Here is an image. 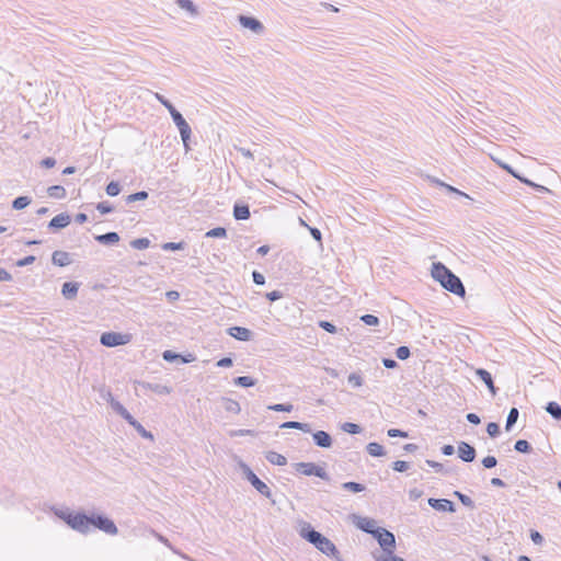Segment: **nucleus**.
<instances>
[{"instance_id": "nucleus-52", "label": "nucleus", "mask_w": 561, "mask_h": 561, "mask_svg": "<svg viewBox=\"0 0 561 561\" xmlns=\"http://www.w3.org/2000/svg\"><path fill=\"white\" fill-rule=\"evenodd\" d=\"M497 165L515 179H517V176L519 175V172L516 171L511 164L506 162L497 161Z\"/></svg>"}, {"instance_id": "nucleus-57", "label": "nucleus", "mask_w": 561, "mask_h": 561, "mask_svg": "<svg viewBox=\"0 0 561 561\" xmlns=\"http://www.w3.org/2000/svg\"><path fill=\"white\" fill-rule=\"evenodd\" d=\"M36 257L34 255H27L23 259H20L16 261L15 265L19 266V267H24V266H27L30 264H33L35 262Z\"/></svg>"}, {"instance_id": "nucleus-23", "label": "nucleus", "mask_w": 561, "mask_h": 561, "mask_svg": "<svg viewBox=\"0 0 561 561\" xmlns=\"http://www.w3.org/2000/svg\"><path fill=\"white\" fill-rule=\"evenodd\" d=\"M547 413L551 415V417L556 421L561 420V405L556 401H550L545 407Z\"/></svg>"}, {"instance_id": "nucleus-16", "label": "nucleus", "mask_w": 561, "mask_h": 561, "mask_svg": "<svg viewBox=\"0 0 561 561\" xmlns=\"http://www.w3.org/2000/svg\"><path fill=\"white\" fill-rule=\"evenodd\" d=\"M474 374L488 387L489 391L495 396L497 388L494 385L492 374L484 368H477Z\"/></svg>"}, {"instance_id": "nucleus-40", "label": "nucleus", "mask_w": 561, "mask_h": 561, "mask_svg": "<svg viewBox=\"0 0 561 561\" xmlns=\"http://www.w3.org/2000/svg\"><path fill=\"white\" fill-rule=\"evenodd\" d=\"M186 247V243L184 241L180 242H165L161 245V249L163 251H179L184 250Z\"/></svg>"}, {"instance_id": "nucleus-8", "label": "nucleus", "mask_w": 561, "mask_h": 561, "mask_svg": "<svg viewBox=\"0 0 561 561\" xmlns=\"http://www.w3.org/2000/svg\"><path fill=\"white\" fill-rule=\"evenodd\" d=\"M354 524L359 530L371 536L380 528V526L377 525V522L370 517L355 516Z\"/></svg>"}, {"instance_id": "nucleus-56", "label": "nucleus", "mask_w": 561, "mask_h": 561, "mask_svg": "<svg viewBox=\"0 0 561 561\" xmlns=\"http://www.w3.org/2000/svg\"><path fill=\"white\" fill-rule=\"evenodd\" d=\"M319 327L329 333H335L337 331L336 327L327 320L319 321Z\"/></svg>"}, {"instance_id": "nucleus-63", "label": "nucleus", "mask_w": 561, "mask_h": 561, "mask_svg": "<svg viewBox=\"0 0 561 561\" xmlns=\"http://www.w3.org/2000/svg\"><path fill=\"white\" fill-rule=\"evenodd\" d=\"M382 365L388 369H394L399 366L397 360H394L393 358H390V357H383Z\"/></svg>"}, {"instance_id": "nucleus-59", "label": "nucleus", "mask_w": 561, "mask_h": 561, "mask_svg": "<svg viewBox=\"0 0 561 561\" xmlns=\"http://www.w3.org/2000/svg\"><path fill=\"white\" fill-rule=\"evenodd\" d=\"M252 279L255 285L262 286L265 284V276L257 271L252 272Z\"/></svg>"}, {"instance_id": "nucleus-4", "label": "nucleus", "mask_w": 561, "mask_h": 561, "mask_svg": "<svg viewBox=\"0 0 561 561\" xmlns=\"http://www.w3.org/2000/svg\"><path fill=\"white\" fill-rule=\"evenodd\" d=\"M373 538L377 540V542L379 543L380 548L383 551V554H380V556L374 554L375 561H383V560L391 559L393 557H398L394 553L396 537L390 530H388L383 527H380L378 529V531H376L373 535Z\"/></svg>"}, {"instance_id": "nucleus-62", "label": "nucleus", "mask_w": 561, "mask_h": 561, "mask_svg": "<svg viewBox=\"0 0 561 561\" xmlns=\"http://www.w3.org/2000/svg\"><path fill=\"white\" fill-rule=\"evenodd\" d=\"M284 294L280 290H273L265 295L266 299L270 301H276L280 298H283Z\"/></svg>"}, {"instance_id": "nucleus-45", "label": "nucleus", "mask_w": 561, "mask_h": 561, "mask_svg": "<svg viewBox=\"0 0 561 561\" xmlns=\"http://www.w3.org/2000/svg\"><path fill=\"white\" fill-rule=\"evenodd\" d=\"M180 357H182L181 353H176L171 350H167L162 353V358L168 363H174V362L179 360Z\"/></svg>"}, {"instance_id": "nucleus-54", "label": "nucleus", "mask_w": 561, "mask_h": 561, "mask_svg": "<svg viewBox=\"0 0 561 561\" xmlns=\"http://www.w3.org/2000/svg\"><path fill=\"white\" fill-rule=\"evenodd\" d=\"M425 463L433 468L436 472L448 473L449 471L444 468V465L434 460H425Z\"/></svg>"}, {"instance_id": "nucleus-46", "label": "nucleus", "mask_w": 561, "mask_h": 561, "mask_svg": "<svg viewBox=\"0 0 561 561\" xmlns=\"http://www.w3.org/2000/svg\"><path fill=\"white\" fill-rule=\"evenodd\" d=\"M411 355V351L408 346L405 345H401L399 347L396 348V356L400 359V360H405L410 357Z\"/></svg>"}, {"instance_id": "nucleus-21", "label": "nucleus", "mask_w": 561, "mask_h": 561, "mask_svg": "<svg viewBox=\"0 0 561 561\" xmlns=\"http://www.w3.org/2000/svg\"><path fill=\"white\" fill-rule=\"evenodd\" d=\"M280 428L299 430V431H302L304 433H311L312 432L311 425L309 423H302V422H298V421H287V422H284L280 425Z\"/></svg>"}, {"instance_id": "nucleus-18", "label": "nucleus", "mask_w": 561, "mask_h": 561, "mask_svg": "<svg viewBox=\"0 0 561 561\" xmlns=\"http://www.w3.org/2000/svg\"><path fill=\"white\" fill-rule=\"evenodd\" d=\"M80 284L78 282H66L61 286V295L67 300H72L77 297Z\"/></svg>"}, {"instance_id": "nucleus-50", "label": "nucleus", "mask_w": 561, "mask_h": 561, "mask_svg": "<svg viewBox=\"0 0 561 561\" xmlns=\"http://www.w3.org/2000/svg\"><path fill=\"white\" fill-rule=\"evenodd\" d=\"M154 98L157 101H159L161 105H163L168 110L169 113L175 108L174 105L162 94L154 93Z\"/></svg>"}, {"instance_id": "nucleus-34", "label": "nucleus", "mask_w": 561, "mask_h": 561, "mask_svg": "<svg viewBox=\"0 0 561 561\" xmlns=\"http://www.w3.org/2000/svg\"><path fill=\"white\" fill-rule=\"evenodd\" d=\"M342 488L346 491L353 492V493H359L365 491L366 486L359 482L355 481H348L342 483Z\"/></svg>"}, {"instance_id": "nucleus-12", "label": "nucleus", "mask_w": 561, "mask_h": 561, "mask_svg": "<svg viewBox=\"0 0 561 561\" xmlns=\"http://www.w3.org/2000/svg\"><path fill=\"white\" fill-rule=\"evenodd\" d=\"M316 446L320 448H331L333 445L332 436L325 431L311 432Z\"/></svg>"}, {"instance_id": "nucleus-35", "label": "nucleus", "mask_w": 561, "mask_h": 561, "mask_svg": "<svg viewBox=\"0 0 561 561\" xmlns=\"http://www.w3.org/2000/svg\"><path fill=\"white\" fill-rule=\"evenodd\" d=\"M342 431L345 433L356 435L363 432V427L356 423L345 422L341 425Z\"/></svg>"}, {"instance_id": "nucleus-47", "label": "nucleus", "mask_w": 561, "mask_h": 561, "mask_svg": "<svg viewBox=\"0 0 561 561\" xmlns=\"http://www.w3.org/2000/svg\"><path fill=\"white\" fill-rule=\"evenodd\" d=\"M347 381L354 388H358V387H360L363 385L362 376L359 374H356V373L350 374L348 377H347Z\"/></svg>"}, {"instance_id": "nucleus-39", "label": "nucleus", "mask_w": 561, "mask_h": 561, "mask_svg": "<svg viewBox=\"0 0 561 561\" xmlns=\"http://www.w3.org/2000/svg\"><path fill=\"white\" fill-rule=\"evenodd\" d=\"M130 247L136 250H145L150 247V240L148 238H137L130 241Z\"/></svg>"}, {"instance_id": "nucleus-42", "label": "nucleus", "mask_w": 561, "mask_h": 561, "mask_svg": "<svg viewBox=\"0 0 561 561\" xmlns=\"http://www.w3.org/2000/svg\"><path fill=\"white\" fill-rule=\"evenodd\" d=\"M105 192L111 197L117 196L121 193V184L116 181H111L106 185Z\"/></svg>"}, {"instance_id": "nucleus-61", "label": "nucleus", "mask_w": 561, "mask_h": 561, "mask_svg": "<svg viewBox=\"0 0 561 561\" xmlns=\"http://www.w3.org/2000/svg\"><path fill=\"white\" fill-rule=\"evenodd\" d=\"M41 165L45 169H50L56 165V159L53 157H46L41 161Z\"/></svg>"}, {"instance_id": "nucleus-64", "label": "nucleus", "mask_w": 561, "mask_h": 561, "mask_svg": "<svg viewBox=\"0 0 561 561\" xmlns=\"http://www.w3.org/2000/svg\"><path fill=\"white\" fill-rule=\"evenodd\" d=\"M466 420L470 423V424H473V425H478L481 423V419L478 414L476 413H468L466 415Z\"/></svg>"}, {"instance_id": "nucleus-27", "label": "nucleus", "mask_w": 561, "mask_h": 561, "mask_svg": "<svg viewBox=\"0 0 561 561\" xmlns=\"http://www.w3.org/2000/svg\"><path fill=\"white\" fill-rule=\"evenodd\" d=\"M233 383L238 387L249 388L256 385V379L250 376H239L233 379Z\"/></svg>"}, {"instance_id": "nucleus-38", "label": "nucleus", "mask_w": 561, "mask_h": 561, "mask_svg": "<svg viewBox=\"0 0 561 561\" xmlns=\"http://www.w3.org/2000/svg\"><path fill=\"white\" fill-rule=\"evenodd\" d=\"M206 238H226L227 229L225 227H215L205 233Z\"/></svg>"}, {"instance_id": "nucleus-32", "label": "nucleus", "mask_w": 561, "mask_h": 561, "mask_svg": "<svg viewBox=\"0 0 561 561\" xmlns=\"http://www.w3.org/2000/svg\"><path fill=\"white\" fill-rule=\"evenodd\" d=\"M224 402H225L224 407L227 412H230L233 414H239L241 412V407L238 401H236L233 399H229V398H224Z\"/></svg>"}, {"instance_id": "nucleus-53", "label": "nucleus", "mask_w": 561, "mask_h": 561, "mask_svg": "<svg viewBox=\"0 0 561 561\" xmlns=\"http://www.w3.org/2000/svg\"><path fill=\"white\" fill-rule=\"evenodd\" d=\"M387 435L391 438H394V437H401V438H407L409 437V433L403 431V430H400V428H389L387 431Z\"/></svg>"}, {"instance_id": "nucleus-58", "label": "nucleus", "mask_w": 561, "mask_h": 561, "mask_svg": "<svg viewBox=\"0 0 561 561\" xmlns=\"http://www.w3.org/2000/svg\"><path fill=\"white\" fill-rule=\"evenodd\" d=\"M529 536L535 545H541L545 541L543 536L537 530L531 529Z\"/></svg>"}, {"instance_id": "nucleus-29", "label": "nucleus", "mask_w": 561, "mask_h": 561, "mask_svg": "<svg viewBox=\"0 0 561 561\" xmlns=\"http://www.w3.org/2000/svg\"><path fill=\"white\" fill-rule=\"evenodd\" d=\"M47 193L50 197L61 199L66 197V190L61 185H51L48 187Z\"/></svg>"}, {"instance_id": "nucleus-26", "label": "nucleus", "mask_w": 561, "mask_h": 561, "mask_svg": "<svg viewBox=\"0 0 561 561\" xmlns=\"http://www.w3.org/2000/svg\"><path fill=\"white\" fill-rule=\"evenodd\" d=\"M518 416H519V411L517 408H512L508 411V414L506 417V423H505V431L510 432L513 428V426L516 424V422L518 420Z\"/></svg>"}, {"instance_id": "nucleus-9", "label": "nucleus", "mask_w": 561, "mask_h": 561, "mask_svg": "<svg viewBox=\"0 0 561 561\" xmlns=\"http://www.w3.org/2000/svg\"><path fill=\"white\" fill-rule=\"evenodd\" d=\"M238 21L242 27L249 28L255 34H261L264 31L262 22L254 16L240 14Z\"/></svg>"}, {"instance_id": "nucleus-14", "label": "nucleus", "mask_w": 561, "mask_h": 561, "mask_svg": "<svg viewBox=\"0 0 561 561\" xmlns=\"http://www.w3.org/2000/svg\"><path fill=\"white\" fill-rule=\"evenodd\" d=\"M71 221V217L70 215H68L67 213H61V214H58L57 216H55L49 222H48V229L50 231H57V230H60V229H64L66 228Z\"/></svg>"}, {"instance_id": "nucleus-51", "label": "nucleus", "mask_w": 561, "mask_h": 561, "mask_svg": "<svg viewBox=\"0 0 561 561\" xmlns=\"http://www.w3.org/2000/svg\"><path fill=\"white\" fill-rule=\"evenodd\" d=\"M500 425L495 422H490L486 425V433L490 437L494 438L500 434Z\"/></svg>"}, {"instance_id": "nucleus-10", "label": "nucleus", "mask_w": 561, "mask_h": 561, "mask_svg": "<svg viewBox=\"0 0 561 561\" xmlns=\"http://www.w3.org/2000/svg\"><path fill=\"white\" fill-rule=\"evenodd\" d=\"M427 503L433 510L438 511V512H448V513L456 512L455 503L448 499L430 497L427 500Z\"/></svg>"}, {"instance_id": "nucleus-25", "label": "nucleus", "mask_w": 561, "mask_h": 561, "mask_svg": "<svg viewBox=\"0 0 561 561\" xmlns=\"http://www.w3.org/2000/svg\"><path fill=\"white\" fill-rule=\"evenodd\" d=\"M176 4L187 11L192 16L198 15L197 7L194 4L192 0H176Z\"/></svg>"}, {"instance_id": "nucleus-43", "label": "nucleus", "mask_w": 561, "mask_h": 561, "mask_svg": "<svg viewBox=\"0 0 561 561\" xmlns=\"http://www.w3.org/2000/svg\"><path fill=\"white\" fill-rule=\"evenodd\" d=\"M133 427L142 438L153 440V434L150 431H147L138 421Z\"/></svg>"}, {"instance_id": "nucleus-37", "label": "nucleus", "mask_w": 561, "mask_h": 561, "mask_svg": "<svg viewBox=\"0 0 561 561\" xmlns=\"http://www.w3.org/2000/svg\"><path fill=\"white\" fill-rule=\"evenodd\" d=\"M454 495L460 501V503L470 508V510H473L476 507L474 505V502L472 501V499L470 496H468L467 494H463L462 492L460 491H455L454 492Z\"/></svg>"}, {"instance_id": "nucleus-5", "label": "nucleus", "mask_w": 561, "mask_h": 561, "mask_svg": "<svg viewBox=\"0 0 561 561\" xmlns=\"http://www.w3.org/2000/svg\"><path fill=\"white\" fill-rule=\"evenodd\" d=\"M170 116L179 129V133H180V136H181V139H182L185 150H188L191 135H192L191 126L188 125V123L185 121L183 115L176 108H174L173 111L170 112Z\"/></svg>"}, {"instance_id": "nucleus-41", "label": "nucleus", "mask_w": 561, "mask_h": 561, "mask_svg": "<svg viewBox=\"0 0 561 561\" xmlns=\"http://www.w3.org/2000/svg\"><path fill=\"white\" fill-rule=\"evenodd\" d=\"M268 410L275 411V412H291L294 409V405L290 403H274L267 407Z\"/></svg>"}, {"instance_id": "nucleus-33", "label": "nucleus", "mask_w": 561, "mask_h": 561, "mask_svg": "<svg viewBox=\"0 0 561 561\" xmlns=\"http://www.w3.org/2000/svg\"><path fill=\"white\" fill-rule=\"evenodd\" d=\"M514 449L520 454H530L533 451V447L530 443L526 439H518L515 442Z\"/></svg>"}, {"instance_id": "nucleus-17", "label": "nucleus", "mask_w": 561, "mask_h": 561, "mask_svg": "<svg viewBox=\"0 0 561 561\" xmlns=\"http://www.w3.org/2000/svg\"><path fill=\"white\" fill-rule=\"evenodd\" d=\"M51 263L56 266L64 267L71 263L70 253L61 250H56L51 255Z\"/></svg>"}, {"instance_id": "nucleus-15", "label": "nucleus", "mask_w": 561, "mask_h": 561, "mask_svg": "<svg viewBox=\"0 0 561 561\" xmlns=\"http://www.w3.org/2000/svg\"><path fill=\"white\" fill-rule=\"evenodd\" d=\"M251 485L263 496L271 499L272 497V491L267 486L265 482H263L255 473H252L247 479Z\"/></svg>"}, {"instance_id": "nucleus-30", "label": "nucleus", "mask_w": 561, "mask_h": 561, "mask_svg": "<svg viewBox=\"0 0 561 561\" xmlns=\"http://www.w3.org/2000/svg\"><path fill=\"white\" fill-rule=\"evenodd\" d=\"M32 199L28 196H18L12 202V208L22 210L31 204Z\"/></svg>"}, {"instance_id": "nucleus-49", "label": "nucleus", "mask_w": 561, "mask_h": 561, "mask_svg": "<svg viewBox=\"0 0 561 561\" xmlns=\"http://www.w3.org/2000/svg\"><path fill=\"white\" fill-rule=\"evenodd\" d=\"M391 468L396 471V472H405L409 468H410V465L408 461H404V460H397V461H393L392 465H391Z\"/></svg>"}, {"instance_id": "nucleus-22", "label": "nucleus", "mask_w": 561, "mask_h": 561, "mask_svg": "<svg viewBox=\"0 0 561 561\" xmlns=\"http://www.w3.org/2000/svg\"><path fill=\"white\" fill-rule=\"evenodd\" d=\"M266 460L275 466H285L287 463V459L282 454H278L274 450H270L265 454Z\"/></svg>"}, {"instance_id": "nucleus-7", "label": "nucleus", "mask_w": 561, "mask_h": 561, "mask_svg": "<svg viewBox=\"0 0 561 561\" xmlns=\"http://www.w3.org/2000/svg\"><path fill=\"white\" fill-rule=\"evenodd\" d=\"M294 467L298 473H301L304 476H307V477L314 476L324 481L330 480V476L324 470V468L314 462H296L294 465Z\"/></svg>"}, {"instance_id": "nucleus-13", "label": "nucleus", "mask_w": 561, "mask_h": 561, "mask_svg": "<svg viewBox=\"0 0 561 561\" xmlns=\"http://www.w3.org/2000/svg\"><path fill=\"white\" fill-rule=\"evenodd\" d=\"M227 333L238 340V341H241V342H248L251 340L252 337V331L249 330L248 328H244V327H239V325H234V327H230L227 329Z\"/></svg>"}, {"instance_id": "nucleus-11", "label": "nucleus", "mask_w": 561, "mask_h": 561, "mask_svg": "<svg viewBox=\"0 0 561 561\" xmlns=\"http://www.w3.org/2000/svg\"><path fill=\"white\" fill-rule=\"evenodd\" d=\"M458 457L465 462H472L477 457L476 448L467 442H459Z\"/></svg>"}, {"instance_id": "nucleus-48", "label": "nucleus", "mask_w": 561, "mask_h": 561, "mask_svg": "<svg viewBox=\"0 0 561 561\" xmlns=\"http://www.w3.org/2000/svg\"><path fill=\"white\" fill-rule=\"evenodd\" d=\"M95 208L102 214L107 215L111 214L114 210L113 205H111L108 202H100L96 204Z\"/></svg>"}, {"instance_id": "nucleus-24", "label": "nucleus", "mask_w": 561, "mask_h": 561, "mask_svg": "<svg viewBox=\"0 0 561 561\" xmlns=\"http://www.w3.org/2000/svg\"><path fill=\"white\" fill-rule=\"evenodd\" d=\"M366 450L371 457H382L386 455L385 448L377 442L368 443Z\"/></svg>"}, {"instance_id": "nucleus-20", "label": "nucleus", "mask_w": 561, "mask_h": 561, "mask_svg": "<svg viewBox=\"0 0 561 561\" xmlns=\"http://www.w3.org/2000/svg\"><path fill=\"white\" fill-rule=\"evenodd\" d=\"M251 216L248 204L236 203L233 205V217L236 220H248Z\"/></svg>"}, {"instance_id": "nucleus-60", "label": "nucleus", "mask_w": 561, "mask_h": 561, "mask_svg": "<svg viewBox=\"0 0 561 561\" xmlns=\"http://www.w3.org/2000/svg\"><path fill=\"white\" fill-rule=\"evenodd\" d=\"M232 365H233V360L230 356L222 357L216 363L217 367H222V368L231 367Z\"/></svg>"}, {"instance_id": "nucleus-3", "label": "nucleus", "mask_w": 561, "mask_h": 561, "mask_svg": "<svg viewBox=\"0 0 561 561\" xmlns=\"http://www.w3.org/2000/svg\"><path fill=\"white\" fill-rule=\"evenodd\" d=\"M432 277L447 291L463 297L465 286L461 279L442 262H434L431 270Z\"/></svg>"}, {"instance_id": "nucleus-31", "label": "nucleus", "mask_w": 561, "mask_h": 561, "mask_svg": "<svg viewBox=\"0 0 561 561\" xmlns=\"http://www.w3.org/2000/svg\"><path fill=\"white\" fill-rule=\"evenodd\" d=\"M148 196H149V194L147 191H138L136 193L125 196V203L133 204L135 202L146 201L148 198Z\"/></svg>"}, {"instance_id": "nucleus-19", "label": "nucleus", "mask_w": 561, "mask_h": 561, "mask_svg": "<svg viewBox=\"0 0 561 561\" xmlns=\"http://www.w3.org/2000/svg\"><path fill=\"white\" fill-rule=\"evenodd\" d=\"M96 242L103 245H114L119 241V234L115 231H110L103 234L94 236Z\"/></svg>"}, {"instance_id": "nucleus-28", "label": "nucleus", "mask_w": 561, "mask_h": 561, "mask_svg": "<svg viewBox=\"0 0 561 561\" xmlns=\"http://www.w3.org/2000/svg\"><path fill=\"white\" fill-rule=\"evenodd\" d=\"M432 182H434V183H436L437 185H439V186L444 187V188H445L447 192H449V193H454V194H456V195H459V196L466 197V198H468V199H471V197H470L468 194H466V193L461 192V191H460V190H458L457 187H454V186H451V185H449V184H446V183L442 182V181H440V180H438V179H432Z\"/></svg>"}, {"instance_id": "nucleus-6", "label": "nucleus", "mask_w": 561, "mask_h": 561, "mask_svg": "<svg viewBox=\"0 0 561 561\" xmlns=\"http://www.w3.org/2000/svg\"><path fill=\"white\" fill-rule=\"evenodd\" d=\"M131 341V334L121 332H104L101 334L100 343L105 347L126 345Z\"/></svg>"}, {"instance_id": "nucleus-1", "label": "nucleus", "mask_w": 561, "mask_h": 561, "mask_svg": "<svg viewBox=\"0 0 561 561\" xmlns=\"http://www.w3.org/2000/svg\"><path fill=\"white\" fill-rule=\"evenodd\" d=\"M51 512L56 517L65 522L72 530L88 535L91 527L99 529L107 535H117L118 528L115 523L104 514L92 513L88 515L83 511L73 512L69 508H58L53 506Z\"/></svg>"}, {"instance_id": "nucleus-44", "label": "nucleus", "mask_w": 561, "mask_h": 561, "mask_svg": "<svg viewBox=\"0 0 561 561\" xmlns=\"http://www.w3.org/2000/svg\"><path fill=\"white\" fill-rule=\"evenodd\" d=\"M360 321L364 322L366 325L375 327L380 323V320L377 316L366 313L360 317Z\"/></svg>"}, {"instance_id": "nucleus-55", "label": "nucleus", "mask_w": 561, "mask_h": 561, "mask_svg": "<svg viewBox=\"0 0 561 561\" xmlns=\"http://www.w3.org/2000/svg\"><path fill=\"white\" fill-rule=\"evenodd\" d=\"M485 469H492L497 465V459L494 456H486L481 460Z\"/></svg>"}, {"instance_id": "nucleus-2", "label": "nucleus", "mask_w": 561, "mask_h": 561, "mask_svg": "<svg viewBox=\"0 0 561 561\" xmlns=\"http://www.w3.org/2000/svg\"><path fill=\"white\" fill-rule=\"evenodd\" d=\"M299 535L302 539L313 545L327 557L342 561L340 559V551L337 550L336 546L329 538L316 530L309 523H300Z\"/></svg>"}, {"instance_id": "nucleus-36", "label": "nucleus", "mask_w": 561, "mask_h": 561, "mask_svg": "<svg viewBox=\"0 0 561 561\" xmlns=\"http://www.w3.org/2000/svg\"><path fill=\"white\" fill-rule=\"evenodd\" d=\"M107 402L110 403L111 408L115 413H117L119 416L127 410L119 401H117L112 393L108 392V399Z\"/></svg>"}]
</instances>
